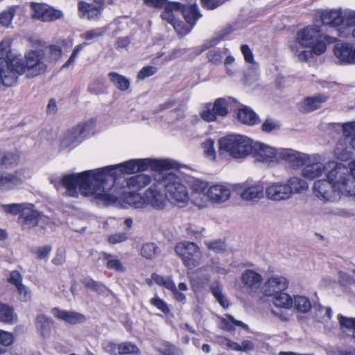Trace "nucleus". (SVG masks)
Masks as SVG:
<instances>
[{
  "label": "nucleus",
  "mask_w": 355,
  "mask_h": 355,
  "mask_svg": "<svg viewBox=\"0 0 355 355\" xmlns=\"http://www.w3.org/2000/svg\"><path fill=\"white\" fill-rule=\"evenodd\" d=\"M170 167V163L166 160L133 159L116 165L64 175L61 183L67 189V195L70 197L78 196L77 189L79 187L83 196L90 197L97 202L109 205L115 202L118 198L112 192L116 168L123 173L131 174L148 168L162 171Z\"/></svg>",
  "instance_id": "1"
},
{
  "label": "nucleus",
  "mask_w": 355,
  "mask_h": 355,
  "mask_svg": "<svg viewBox=\"0 0 355 355\" xmlns=\"http://www.w3.org/2000/svg\"><path fill=\"white\" fill-rule=\"evenodd\" d=\"M334 36L324 35L318 26H307L297 33L295 40L291 44L293 53L300 61H307L314 53L321 55L327 44L336 41Z\"/></svg>",
  "instance_id": "2"
},
{
  "label": "nucleus",
  "mask_w": 355,
  "mask_h": 355,
  "mask_svg": "<svg viewBox=\"0 0 355 355\" xmlns=\"http://www.w3.org/2000/svg\"><path fill=\"white\" fill-rule=\"evenodd\" d=\"M44 53L42 50H32L25 54L24 61L17 57L13 60L12 69H4L6 75L12 73L15 81L13 86L17 83L18 76L26 73L28 78L35 77L43 73L46 70L47 66L44 62Z\"/></svg>",
  "instance_id": "3"
},
{
  "label": "nucleus",
  "mask_w": 355,
  "mask_h": 355,
  "mask_svg": "<svg viewBox=\"0 0 355 355\" xmlns=\"http://www.w3.org/2000/svg\"><path fill=\"white\" fill-rule=\"evenodd\" d=\"M253 143L248 137L230 135L219 139V153H227L234 159H244L252 153Z\"/></svg>",
  "instance_id": "4"
},
{
  "label": "nucleus",
  "mask_w": 355,
  "mask_h": 355,
  "mask_svg": "<svg viewBox=\"0 0 355 355\" xmlns=\"http://www.w3.org/2000/svg\"><path fill=\"white\" fill-rule=\"evenodd\" d=\"M160 186L165 189L166 200L171 204L184 207L189 200V191L180 178L173 174H167L161 181Z\"/></svg>",
  "instance_id": "5"
},
{
  "label": "nucleus",
  "mask_w": 355,
  "mask_h": 355,
  "mask_svg": "<svg viewBox=\"0 0 355 355\" xmlns=\"http://www.w3.org/2000/svg\"><path fill=\"white\" fill-rule=\"evenodd\" d=\"M327 180L340 194L345 195L352 184V178L347 168L334 161L327 162Z\"/></svg>",
  "instance_id": "6"
},
{
  "label": "nucleus",
  "mask_w": 355,
  "mask_h": 355,
  "mask_svg": "<svg viewBox=\"0 0 355 355\" xmlns=\"http://www.w3.org/2000/svg\"><path fill=\"white\" fill-rule=\"evenodd\" d=\"M332 126L341 128L345 136V141L337 144L334 149L335 155L341 160H347L352 156V150H355V121Z\"/></svg>",
  "instance_id": "7"
},
{
  "label": "nucleus",
  "mask_w": 355,
  "mask_h": 355,
  "mask_svg": "<svg viewBox=\"0 0 355 355\" xmlns=\"http://www.w3.org/2000/svg\"><path fill=\"white\" fill-rule=\"evenodd\" d=\"M94 125V121L91 119L85 123H80L67 131L61 140V148L65 149L77 146L87 136Z\"/></svg>",
  "instance_id": "8"
},
{
  "label": "nucleus",
  "mask_w": 355,
  "mask_h": 355,
  "mask_svg": "<svg viewBox=\"0 0 355 355\" xmlns=\"http://www.w3.org/2000/svg\"><path fill=\"white\" fill-rule=\"evenodd\" d=\"M31 178V173L26 168L12 173L0 172V190L9 191L19 188L23 182Z\"/></svg>",
  "instance_id": "9"
},
{
  "label": "nucleus",
  "mask_w": 355,
  "mask_h": 355,
  "mask_svg": "<svg viewBox=\"0 0 355 355\" xmlns=\"http://www.w3.org/2000/svg\"><path fill=\"white\" fill-rule=\"evenodd\" d=\"M175 251L181 257L184 266L188 268L192 269L198 265L200 252L195 243L187 241L179 243L176 245Z\"/></svg>",
  "instance_id": "10"
},
{
  "label": "nucleus",
  "mask_w": 355,
  "mask_h": 355,
  "mask_svg": "<svg viewBox=\"0 0 355 355\" xmlns=\"http://www.w3.org/2000/svg\"><path fill=\"white\" fill-rule=\"evenodd\" d=\"M313 193L316 198L324 202L337 201L340 194L327 180L315 181L313 187Z\"/></svg>",
  "instance_id": "11"
},
{
  "label": "nucleus",
  "mask_w": 355,
  "mask_h": 355,
  "mask_svg": "<svg viewBox=\"0 0 355 355\" xmlns=\"http://www.w3.org/2000/svg\"><path fill=\"white\" fill-rule=\"evenodd\" d=\"M31 17L43 22H50L60 19L62 12L44 3H31Z\"/></svg>",
  "instance_id": "12"
},
{
  "label": "nucleus",
  "mask_w": 355,
  "mask_h": 355,
  "mask_svg": "<svg viewBox=\"0 0 355 355\" xmlns=\"http://www.w3.org/2000/svg\"><path fill=\"white\" fill-rule=\"evenodd\" d=\"M323 161L322 156L319 154L310 155V159L302 171V177L308 180L321 177L324 171H327V162L324 164Z\"/></svg>",
  "instance_id": "13"
},
{
  "label": "nucleus",
  "mask_w": 355,
  "mask_h": 355,
  "mask_svg": "<svg viewBox=\"0 0 355 355\" xmlns=\"http://www.w3.org/2000/svg\"><path fill=\"white\" fill-rule=\"evenodd\" d=\"M163 186H160V181L157 184H152L145 193V206L151 207L155 210H163L167 205L166 196L162 193Z\"/></svg>",
  "instance_id": "14"
},
{
  "label": "nucleus",
  "mask_w": 355,
  "mask_h": 355,
  "mask_svg": "<svg viewBox=\"0 0 355 355\" xmlns=\"http://www.w3.org/2000/svg\"><path fill=\"white\" fill-rule=\"evenodd\" d=\"M279 149L274 148L262 143H253L252 155L255 160L266 164L277 163L280 162L279 157Z\"/></svg>",
  "instance_id": "15"
},
{
  "label": "nucleus",
  "mask_w": 355,
  "mask_h": 355,
  "mask_svg": "<svg viewBox=\"0 0 355 355\" xmlns=\"http://www.w3.org/2000/svg\"><path fill=\"white\" fill-rule=\"evenodd\" d=\"M310 155L288 148L279 149V153L280 161H285L291 168L294 169H298L303 166H304L307 162H309V159H310Z\"/></svg>",
  "instance_id": "16"
},
{
  "label": "nucleus",
  "mask_w": 355,
  "mask_h": 355,
  "mask_svg": "<svg viewBox=\"0 0 355 355\" xmlns=\"http://www.w3.org/2000/svg\"><path fill=\"white\" fill-rule=\"evenodd\" d=\"M43 216L32 207L26 206L19 215L17 222L23 230H30L37 227Z\"/></svg>",
  "instance_id": "17"
},
{
  "label": "nucleus",
  "mask_w": 355,
  "mask_h": 355,
  "mask_svg": "<svg viewBox=\"0 0 355 355\" xmlns=\"http://www.w3.org/2000/svg\"><path fill=\"white\" fill-rule=\"evenodd\" d=\"M347 15L340 10H325L321 15V20L323 24L330 26L335 28V31L339 35V29L341 26H346L345 17Z\"/></svg>",
  "instance_id": "18"
},
{
  "label": "nucleus",
  "mask_w": 355,
  "mask_h": 355,
  "mask_svg": "<svg viewBox=\"0 0 355 355\" xmlns=\"http://www.w3.org/2000/svg\"><path fill=\"white\" fill-rule=\"evenodd\" d=\"M285 182H275L266 187V195L269 200L273 201L286 200L291 198Z\"/></svg>",
  "instance_id": "19"
},
{
  "label": "nucleus",
  "mask_w": 355,
  "mask_h": 355,
  "mask_svg": "<svg viewBox=\"0 0 355 355\" xmlns=\"http://www.w3.org/2000/svg\"><path fill=\"white\" fill-rule=\"evenodd\" d=\"M336 58L341 64H355V47L348 43H337L334 48Z\"/></svg>",
  "instance_id": "20"
},
{
  "label": "nucleus",
  "mask_w": 355,
  "mask_h": 355,
  "mask_svg": "<svg viewBox=\"0 0 355 355\" xmlns=\"http://www.w3.org/2000/svg\"><path fill=\"white\" fill-rule=\"evenodd\" d=\"M288 286L287 279L283 276H273L263 284V292L267 296H272L285 291Z\"/></svg>",
  "instance_id": "21"
},
{
  "label": "nucleus",
  "mask_w": 355,
  "mask_h": 355,
  "mask_svg": "<svg viewBox=\"0 0 355 355\" xmlns=\"http://www.w3.org/2000/svg\"><path fill=\"white\" fill-rule=\"evenodd\" d=\"M12 40L5 38L0 42V67L12 69L14 66L13 60L17 59L11 51Z\"/></svg>",
  "instance_id": "22"
},
{
  "label": "nucleus",
  "mask_w": 355,
  "mask_h": 355,
  "mask_svg": "<svg viewBox=\"0 0 355 355\" xmlns=\"http://www.w3.org/2000/svg\"><path fill=\"white\" fill-rule=\"evenodd\" d=\"M206 196L211 202L221 204L230 199L231 191L225 185L214 184L208 188Z\"/></svg>",
  "instance_id": "23"
},
{
  "label": "nucleus",
  "mask_w": 355,
  "mask_h": 355,
  "mask_svg": "<svg viewBox=\"0 0 355 355\" xmlns=\"http://www.w3.org/2000/svg\"><path fill=\"white\" fill-rule=\"evenodd\" d=\"M243 286L252 292L257 291L262 284V276L253 270H245L241 277Z\"/></svg>",
  "instance_id": "24"
},
{
  "label": "nucleus",
  "mask_w": 355,
  "mask_h": 355,
  "mask_svg": "<svg viewBox=\"0 0 355 355\" xmlns=\"http://www.w3.org/2000/svg\"><path fill=\"white\" fill-rule=\"evenodd\" d=\"M101 6L84 1L78 3V15L80 18L87 20H97L101 15Z\"/></svg>",
  "instance_id": "25"
},
{
  "label": "nucleus",
  "mask_w": 355,
  "mask_h": 355,
  "mask_svg": "<svg viewBox=\"0 0 355 355\" xmlns=\"http://www.w3.org/2000/svg\"><path fill=\"white\" fill-rule=\"evenodd\" d=\"M53 325V320L44 314L37 315L35 319L37 330L40 335L44 339L50 338Z\"/></svg>",
  "instance_id": "26"
},
{
  "label": "nucleus",
  "mask_w": 355,
  "mask_h": 355,
  "mask_svg": "<svg viewBox=\"0 0 355 355\" xmlns=\"http://www.w3.org/2000/svg\"><path fill=\"white\" fill-rule=\"evenodd\" d=\"M285 184L291 197L294 194L301 193L309 188L308 182L298 176L291 177L285 182Z\"/></svg>",
  "instance_id": "27"
},
{
  "label": "nucleus",
  "mask_w": 355,
  "mask_h": 355,
  "mask_svg": "<svg viewBox=\"0 0 355 355\" xmlns=\"http://www.w3.org/2000/svg\"><path fill=\"white\" fill-rule=\"evenodd\" d=\"M51 313L54 317L72 324L85 320L84 315L79 313L60 310L58 308L53 309Z\"/></svg>",
  "instance_id": "28"
},
{
  "label": "nucleus",
  "mask_w": 355,
  "mask_h": 355,
  "mask_svg": "<svg viewBox=\"0 0 355 355\" xmlns=\"http://www.w3.org/2000/svg\"><path fill=\"white\" fill-rule=\"evenodd\" d=\"M328 97L323 94H317L313 96L307 97L302 104V108L305 112H313L322 106L326 102Z\"/></svg>",
  "instance_id": "29"
},
{
  "label": "nucleus",
  "mask_w": 355,
  "mask_h": 355,
  "mask_svg": "<svg viewBox=\"0 0 355 355\" xmlns=\"http://www.w3.org/2000/svg\"><path fill=\"white\" fill-rule=\"evenodd\" d=\"M20 159L19 153L17 150L9 151L0 150V166L9 168L17 165Z\"/></svg>",
  "instance_id": "30"
},
{
  "label": "nucleus",
  "mask_w": 355,
  "mask_h": 355,
  "mask_svg": "<svg viewBox=\"0 0 355 355\" xmlns=\"http://www.w3.org/2000/svg\"><path fill=\"white\" fill-rule=\"evenodd\" d=\"M151 177L146 174H139L132 176L126 180V185L130 189L140 190L149 184Z\"/></svg>",
  "instance_id": "31"
},
{
  "label": "nucleus",
  "mask_w": 355,
  "mask_h": 355,
  "mask_svg": "<svg viewBox=\"0 0 355 355\" xmlns=\"http://www.w3.org/2000/svg\"><path fill=\"white\" fill-rule=\"evenodd\" d=\"M346 26H343L339 29V36L347 37L352 35L355 38V12H347L345 17Z\"/></svg>",
  "instance_id": "32"
},
{
  "label": "nucleus",
  "mask_w": 355,
  "mask_h": 355,
  "mask_svg": "<svg viewBox=\"0 0 355 355\" xmlns=\"http://www.w3.org/2000/svg\"><path fill=\"white\" fill-rule=\"evenodd\" d=\"M263 196V188L261 185H254L245 189L241 194L242 199L248 201H257Z\"/></svg>",
  "instance_id": "33"
},
{
  "label": "nucleus",
  "mask_w": 355,
  "mask_h": 355,
  "mask_svg": "<svg viewBox=\"0 0 355 355\" xmlns=\"http://www.w3.org/2000/svg\"><path fill=\"white\" fill-rule=\"evenodd\" d=\"M125 202L136 209L145 208V193L143 196L136 192L125 193L123 196Z\"/></svg>",
  "instance_id": "34"
},
{
  "label": "nucleus",
  "mask_w": 355,
  "mask_h": 355,
  "mask_svg": "<svg viewBox=\"0 0 355 355\" xmlns=\"http://www.w3.org/2000/svg\"><path fill=\"white\" fill-rule=\"evenodd\" d=\"M237 117L241 123L249 125H253L259 121L257 115L251 109L246 107L238 110Z\"/></svg>",
  "instance_id": "35"
},
{
  "label": "nucleus",
  "mask_w": 355,
  "mask_h": 355,
  "mask_svg": "<svg viewBox=\"0 0 355 355\" xmlns=\"http://www.w3.org/2000/svg\"><path fill=\"white\" fill-rule=\"evenodd\" d=\"M182 5L178 3L171 2L168 3L164 8V11L162 14V17L171 25L174 24L178 19H175L173 12H180Z\"/></svg>",
  "instance_id": "36"
},
{
  "label": "nucleus",
  "mask_w": 355,
  "mask_h": 355,
  "mask_svg": "<svg viewBox=\"0 0 355 355\" xmlns=\"http://www.w3.org/2000/svg\"><path fill=\"white\" fill-rule=\"evenodd\" d=\"M313 318L316 322H324L331 318L332 311L330 307H324L320 304L313 305Z\"/></svg>",
  "instance_id": "37"
},
{
  "label": "nucleus",
  "mask_w": 355,
  "mask_h": 355,
  "mask_svg": "<svg viewBox=\"0 0 355 355\" xmlns=\"http://www.w3.org/2000/svg\"><path fill=\"white\" fill-rule=\"evenodd\" d=\"M110 80L121 91H126L130 87V80L125 76L116 72H110L108 74Z\"/></svg>",
  "instance_id": "38"
},
{
  "label": "nucleus",
  "mask_w": 355,
  "mask_h": 355,
  "mask_svg": "<svg viewBox=\"0 0 355 355\" xmlns=\"http://www.w3.org/2000/svg\"><path fill=\"white\" fill-rule=\"evenodd\" d=\"M182 11V15L184 17L187 24L193 27L196 21L200 17L198 8L195 6H188L184 8H181L180 12Z\"/></svg>",
  "instance_id": "39"
},
{
  "label": "nucleus",
  "mask_w": 355,
  "mask_h": 355,
  "mask_svg": "<svg viewBox=\"0 0 355 355\" xmlns=\"http://www.w3.org/2000/svg\"><path fill=\"white\" fill-rule=\"evenodd\" d=\"M294 308L300 313H306L312 308L309 299L303 295H296L293 300Z\"/></svg>",
  "instance_id": "40"
},
{
  "label": "nucleus",
  "mask_w": 355,
  "mask_h": 355,
  "mask_svg": "<svg viewBox=\"0 0 355 355\" xmlns=\"http://www.w3.org/2000/svg\"><path fill=\"white\" fill-rule=\"evenodd\" d=\"M273 296V304L277 307L290 309L293 306L291 297L283 291L278 293Z\"/></svg>",
  "instance_id": "41"
},
{
  "label": "nucleus",
  "mask_w": 355,
  "mask_h": 355,
  "mask_svg": "<svg viewBox=\"0 0 355 355\" xmlns=\"http://www.w3.org/2000/svg\"><path fill=\"white\" fill-rule=\"evenodd\" d=\"M234 326L241 327L243 329L248 327L247 324L240 320H235L231 315H227V318H223L220 320V327L221 329L232 331L235 329Z\"/></svg>",
  "instance_id": "42"
},
{
  "label": "nucleus",
  "mask_w": 355,
  "mask_h": 355,
  "mask_svg": "<svg viewBox=\"0 0 355 355\" xmlns=\"http://www.w3.org/2000/svg\"><path fill=\"white\" fill-rule=\"evenodd\" d=\"M103 257L107 261L106 266L108 269L113 270L119 272H125V267L123 266L122 263L114 255L107 253H103Z\"/></svg>",
  "instance_id": "43"
},
{
  "label": "nucleus",
  "mask_w": 355,
  "mask_h": 355,
  "mask_svg": "<svg viewBox=\"0 0 355 355\" xmlns=\"http://www.w3.org/2000/svg\"><path fill=\"white\" fill-rule=\"evenodd\" d=\"M118 351L119 355L132 354L140 355L139 348L134 343L128 341L119 344Z\"/></svg>",
  "instance_id": "44"
},
{
  "label": "nucleus",
  "mask_w": 355,
  "mask_h": 355,
  "mask_svg": "<svg viewBox=\"0 0 355 355\" xmlns=\"http://www.w3.org/2000/svg\"><path fill=\"white\" fill-rule=\"evenodd\" d=\"M16 318L13 309L8 305L0 302V321L6 323L12 322Z\"/></svg>",
  "instance_id": "45"
},
{
  "label": "nucleus",
  "mask_w": 355,
  "mask_h": 355,
  "mask_svg": "<svg viewBox=\"0 0 355 355\" xmlns=\"http://www.w3.org/2000/svg\"><path fill=\"white\" fill-rule=\"evenodd\" d=\"M159 253L158 247L153 243H147L142 245L141 254L148 259H154Z\"/></svg>",
  "instance_id": "46"
},
{
  "label": "nucleus",
  "mask_w": 355,
  "mask_h": 355,
  "mask_svg": "<svg viewBox=\"0 0 355 355\" xmlns=\"http://www.w3.org/2000/svg\"><path fill=\"white\" fill-rule=\"evenodd\" d=\"M15 12L16 9L14 6H10L6 10L1 12L0 13V24L5 27H9Z\"/></svg>",
  "instance_id": "47"
},
{
  "label": "nucleus",
  "mask_w": 355,
  "mask_h": 355,
  "mask_svg": "<svg viewBox=\"0 0 355 355\" xmlns=\"http://www.w3.org/2000/svg\"><path fill=\"white\" fill-rule=\"evenodd\" d=\"M82 283L87 288L91 289L98 294L103 293L106 289L105 286L101 282H96L89 277L83 279Z\"/></svg>",
  "instance_id": "48"
},
{
  "label": "nucleus",
  "mask_w": 355,
  "mask_h": 355,
  "mask_svg": "<svg viewBox=\"0 0 355 355\" xmlns=\"http://www.w3.org/2000/svg\"><path fill=\"white\" fill-rule=\"evenodd\" d=\"M211 107L217 116H225L228 112L227 102L225 98L216 99Z\"/></svg>",
  "instance_id": "49"
},
{
  "label": "nucleus",
  "mask_w": 355,
  "mask_h": 355,
  "mask_svg": "<svg viewBox=\"0 0 355 355\" xmlns=\"http://www.w3.org/2000/svg\"><path fill=\"white\" fill-rule=\"evenodd\" d=\"M338 320L341 327L353 330L352 338L355 342V318H348L339 315Z\"/></svg>",
  "instance_id": "50"
},
{
  "label": "nucleus",
  "mask_w": 355,
  "mask_h": 355,
  "mask_svg": "<svg viewBox=\"0 0 355 355\" xmlns=\"http://www.w3.org/2000/svg\"><path fill=\"white\" fill-rule=\"evenodd\" d=\"M105 32L106 29L105 28H98L85 32L80 37L85 40L91 41L101 37Z\"/></svg>",
  "instance_id": "51"
},
{
  "label": "nucleus",
  "mask_w": 355,
  "mask_h": 355,
  "mask_svg": "<svg viewBox=\"0 0 355 355\" xmlns=\"http://www.w3.org/2000/svg\"><path fill=\"white\" fill-rule=\"evenodd\" d=\"M26 206L27 205L25 204L13 203L9 205H1V207L6 213L17 215L18 214H21Z\"/></svg>",
  "instance_id": "52"
},
{
  "label": "nucleus",
  "mask_w": 355,
  "mask_h": 355,
  "mask_svg": "<svg viewBox=\"0 0 355 355\" xmlns=\"http://www.w3.org/2000/svg\"><path fill=\"white\" fill-rule=\"evenodd\" d=\"M172 26L174 28L175 32L180 37H182L188 34L193 28L191 26H189V24H185L182 21H180L179 20H177L175 22H174V24Z\"/></svg>",
  "instance_id": "53"
},
{
  "label": "nucleus",
  "mask_w": 355,
  "mask_h": 355,
  "mask_svg": "<svg viewBox=\"0 0 355 355\" xmlns=\"http://www.w3.org/2000/svg\"><path fill=\"white\" fill-rule=\"evenodd\" d=\"M6 75L3 68L0 67V88L2 86L12 87L15 81V78L12 73Z\"/></svg>",
  "instance_id": "54"
},
{
  "label": "nucleus",
  "mask_w": 355,
  "mask_h": 355,
  "mask_svg": "<svg viewBox=\"0 0 355 355\" xmlns=\"http://www.w3.org/2000/svg\"><path fill=\"white\" fill-rule=\"evenodd\" d=\"M208 188V184L200 180H195L192 184L193 191L200 195L204 194L206 196Z\"/></svg>",
  "instance_id": "55"
},
{
  "label": "nucleus",
  "mask_w": 355,
  "mask_h": 355,
  "mask_svg": "<svg viewBox=\"0 0 355 355\" xmlns=\"http://www.w3.org/2000/svg\"><path fill=\"white\" fill-rule=\"evenodd\" d=\"M162 355H176L177 348L172 344L165 342L161 347L156 348Z\"/></svg>",
  "instance_id": "56"
},
{
  "label": "nucleus",
  "mask_w": 355,
  "mask_h": 355,
  "mask_svg": "<svg viewBox=\"0 0 355 355\" xmlns=\"http://www.w3.org/2000/svg\"><path fill=\"white\" fill-rule=\"evenodd\" d=\"M150 304L155 306L157 309L162 311L164 314H168L170 309L167 304L160 297L155 296L150 300Z\"/></svg>",
  "instance_id": "57"
},
{
  "label": "nucleus",
  "mask_w": 355,
  "mask_h": 355,
  "mask_svg": "<svg viewBox=\"0 0 355 355\" xmlns=\"http://www.w3.org/2000/svg\"><path fill=\"white\" fill-rule=\"evenodd\" d=\"M157 71V69L153 66H146L143 67L137 74V79L142 80L146 78L150 77Z\"/></svg>",
  "instance_id": "58"
},
{
  "label": "nucleus",
  "mask_w": 355,
  "mask_h": 355,
  "mask_svg": "<svg viewBox=\"0 0 355 355\" xmlns=\"http://www.w3.org/2000/svg\"><path fill=\"white\" fill-rule=\"evenodd\" d=\"M200 116L204 121L207 122L214 121L217 118V116L212 110L211 105H207L206 108L201 112Z\"/></svg>",
  "instance_id": "59"
},
{
  "label": "nucleus",
  "mask_w": 355,
  "mask_h": 355,
  "mask_svg": "<svg viewBox=\"0 0 355 355\" xmlns=\"http://www.w3.org/2000/svg\"><path fill=\"white\" fill-rule=\"evenodd\" d=\"M101 346L105 352L108 353L110 355H119L118 351L119 344H116L111 341H104Z\"/></svg>",
  "instance_id": "60"
},
{
  "label": "nucleus",
  "mask_w": 355,
  "mask_h": 355,
  "mask_svg": "<svg viewBox=\"0 0 355 355\" xmlns=\"http://www.w3.org/2000/svg\"><path fill=\"white\" fill-rule=\"evenodd\" d=\"M17 291L18 292L19 299L20 301L26 302L31 300V292L26 286L22 284L17 288Z\"/></svg>",
  "instance_id": "61"
},
{
  "label": "nucleus",
  "mask_w": 355,
  "mask_h": 355,
  "mask_svg": "<svg viewBox=\"0 0 355 355\" xmlns=\"http://www.w3.org/2000/svg\"><path fill=\"white\" fill-rule=\"evenodd\" d=\"M207 55L209 61L212 62L213 64H218L221 63L223 55L222 52L220 50H211L207 53Z\"/></svg>",
  "instance_id": "62"
},
{
  "label": "nucleus",
  "mask_w": 355,
  "mask_h": 355,
  "mask_svg": "<svg viewBox=\"0 0 355 355\" xmlns=\"http://www.w3.org/2000/svg\"><path fill=\"white\" fill-rule=\"evenodd\" d=\"M205 228L196 226L195 225H190L187 228V232L190 236H193L195 239H200L203 236Z\"/></svg>",
  "instance_id": "63"
},
{
  "label": "nucleus",
  "mask_w": 355,
  "mask_h": 355,
  "mask_svg": "<svg viewBox=\"0 0 355 355\" xmlns=\"http://www.w3.org/2000/svg\"><path fill=\"white\" fill-rule=\"evenodd\" d=\"M14 342V336L12 334L0 330V344L8 347L11 345Z\"/></svg>",
  "instance_id": "64"
}]
</instances>
